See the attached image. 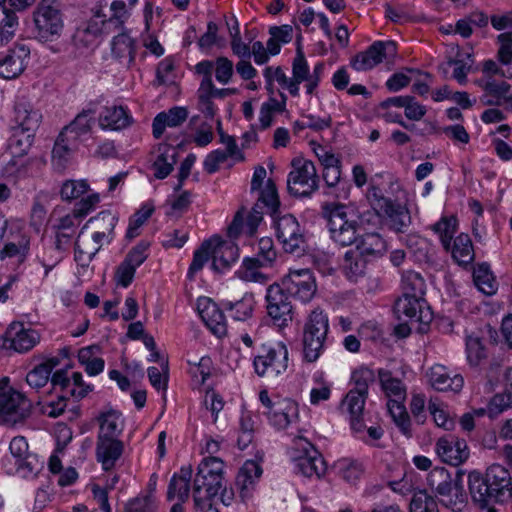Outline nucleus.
<instances>
[{
	"instance_id": "1",
	"label": "nucleus",
	"mask_w": 512,
	"mask_h": 512,
	"mask_svg": "<svg viewBox=\"0 0 512 512\" xmlns=\"http://www.w3.org/2000/svg\"><path fill=\"white\" fill-rule=\"evenodd\" d=\"M468 484L472 500L481 508L512 499V477L502 465L493 464L484 474L477 471L469 473Z\"/></svg>"
},
{
	"instance_id": "2",
	"label": "nucleus",
	"mask_w": 512,
	"mask_h": 512,
	"mask_svg": "<svg viewBox=\"0 0 512 512\" xmlns=\"http://www.w3.org/2000/svg\"><path fill=\"white\" fill-rule=\"evenodd\" d=\"M321 215L327 222L330 238L340 246L352 245L357 240L360 222L357 214L344 204L325 202Z\"/></svg>"
},
{
	"instance_id": "3",
	"label": "nucleus",
	"mask_w": 512,
	"mask_h": 512,
	"mask_svg": "<svg viewBox=\"0 0 512 512\" xmlns=\"http://www.w3.org/2000/svg\"><path fill=\"white\" fill-rule=\"evenodd\" d=\"M427 485L441 505L453 512L462 511L466 503V494L459 475L453 478L446 468L436 467L429 472Z\"/></svg>"
},
{
	"instance_id": "4",
	"label": "nucleus",
	"mask_w": 512,
	"mask_h": 512,
	"mask_svg": "<svg viewBox=\"0 0 512 512\" xmlns=\"http://www.w3.org/2000/svg\"><path fill=\"white\" fill-rule=\"evenodd\" d=\"M329 329L328 317L323 311L314 309L303 327L302 353L304 361L316 362L322 354Z\"/></svg>"
},
{
	"instance_id": "5",
	"label": "nucleus",
	"mask_w": 512,
	"mask_h": 512,
	"mask_svg": "<svg viewBox=\"0 0 512 512\" xmlns=\"http://www.w3.org/2000/svg\"><path fill=\"white\" fill-rule=\"evenodd\" d=\"M32 403L7 383H0V424L14 426L31 414Z\"/></svg>"
},
{
	"instance_id": "6",
	"label": "nucleus",
	"mask_w": 512,
	"mask_h": 512,
	"mask_svg": "<svg viewBox=\"0 0 512 512\" xmlns=\"http://www.w3.org/2000/svg\"><path fill=\"white\" fill-rule=\"evenodd\" d=\"M36 37L41 41L52 40L63 29V20L56 0H41L34 13Z\"/></svg>"
},
{
	"instance_id": "7",
	"label": "nucleus",
	"mask_w": 512,
	"mask_h": 512,
	"mask_svg": "<svg viewBox=\"0 0 512 512\" xmlns=\"http://www.w3.org/2000/svg\"><path fill=\"white\" fill-rule=\"evenodd\" d=\"M293 170L287 179L288 191L297 197H308L318 189L315 165L310 160L293 159Z\"/></svg>"
},
{
	"instance_id": "8",
	"label": "nucleus",
	"mask_w": 512,
	"mask_h": 512,
	"mask_svg": "<svg viewBox=\"0 0 512 512\" xmlns=\"http://www.w3.org/2000/svg\"><path fill=\"white\" fill-rule=\"evenodd\" d=\"M373 208L389 219V225L395 232L402 233L411 223L409 211L399 203L385 197L379 188L373 187L368 194Z\"/></svg>"
},
{
	"instance_id": "9",
	"label": "nucleus",
	"mask_w": 512,
	"mask_h": 512,
	"mask_svg": "<svg viewBox=\"0 0 512 512\" xmlns=\"http://www.w3.org/2000/svg\"><path fill=\"white\" fill-rule=\"evenodd\" d=\"M276 236L286 253L297 256L304 253L306 240L297 219L286 214L282 217H275Z\"/></svg>"
},
{
	"instance_id": "10",
	"label": "nucleus",
	"mask_w": 512,
	"mask_h": 512,
	"mask_svg": "<svg viewBox=\"0 0 512 512\" xmlns=\"http://www.w3.org/2000/svg\"><path fill=\"white\" fill-rule=\"evenodd\" d=\"M290 297L281 284L274 283L267 288L265 296L267 313L278 327L287 326L292 321L293 307Z\"/></svg>"
},
{
	"instance_id": "11",
	"label": "nucleus",
	"mask_w": 512,
	"mask_h": 512,
	"mask_svg": "<svg viewBox=\"0 0 512 512\" xmlns=\"http://www.w3.org/2000/svg\"><path fill=\"white\" fill-rule=\"evenodd\" d=\"M255 372L261 376L273 378L281 374L288 366V350L282 343L276 347L266 349L263 354L254 358Z\"/></svg>"
},
{
	"instance_id": "12",
	"label": "nucleus",
	"mask_w": 512,
	"mask_h": 512,
	"mask_svg": "<svg viewBox=\"0 0 512 512\" xmlns=\"http://www.w3.org/2000/svg\"><path fill=\"white\" fill-rule=\"evenodd\" d=\"M280 284L291 297L303 303L309 302L317 290L315 278L309 269L291 270Z\"/></svg>"
},
{
	"instance_id": "13",
	"label": "nucleus",
	"mask_w": 512,
	"mask_h": 512,
	"mask_svg": "<svg viewBox=\"0 0 512 512\" xmlns=\"http://www.w3.org/2000/svg\"><path fill=\"white\" fill-rule=\"evenodd\" d=\"M396 44L393 41H376L368 49L359 53L351 62V66L357 71H366L374 68L383 60L393 58L396 55Z\"/></svg>"
},
{
	"instance_id": "14",
	"label": "nucleus",
	"mask_w": 512,
	"mask_h": 512,
	"mask_svg": "<svg viewBox=\"0 0 512 512\" xmlns=\"http://www.w3.org/2000/svg\"><path fill=\"white\" fill-rule=\"evenodd\" d=\"M30 49L16 44L0 57V78L11 80L20 76L26 68Z\"/></svg>"
},
{
	"instance_id": "15",
	"label": "nucleus",
	"mask_w": 512,
	"mask_h": 512,
	"mask_svg": "<svg viewBox=\"0 0 512 512\" xmlns=\"http://www.w3.org/2000/svg\"><path fill=\"white\" fill-rule=\"evenodd\" d=\"M41 110L28 98L19 97L14 104V122L18 129L35 133L42 122Z\"/></svg>"
},
{
	"instance_id": "16",
	"label": "nucleus",
	"mask_w": 512,
	"mask_h": 512,
	"mask_svg": "<svg viewBox=\"0 0 512 512\" xmlns=\"http://www.w3.org/2000/svg\"><path fill=\"white\" fill-rule=\"evenodd\" d=\"M436 451L444 462L453 466L462 464L469 457L466 441L454 435L439 438L436 443Z\"/></svg>"
},
{
	"instance_id": "17",
	"label": "nucleus",
	"mask_w": 512,
	"mask_h": 512,
	"mask_svg": "<svg viewBox=\"0 0 512 512\" xmlns=\"http://www.w3.org/2000/svg\"><path fill=\"white\" fill-rule=\"evenodd\" d=\"M427 378L431 387L440 392L457 394L464 386L462 375L454 373L440 364H436L428 370Z\"/></svg>"
},
{
	"instance_id": "18",
	"label": "nucleus",
	"mask_w": 512,
	"mask_h": 512,
	"mask_svg": "<svg viewBox=\"0 0 512 512\" xmlns=\"http://www.w3.org/2000/svg\"><path fill=\"white\" fill-rule=\"evenodd\" d=\"M199 315L208 329L218 338L227 334L225 315L218 305L210 298H199L197 302Z\"/></svg>"
},
{
	"instance_id": "19",
	"label": "nucleus",
	"mask_w": 512,
	"mask_h": 512,
	"mask_svg": "<svg viewBox=\"0 0 512 512\" xmlns=\"http://www.w3.org/2000/svg\"><path fill=\"white\" fill-rule=\"evenodd\" d=\"M212 269L218 273H222L229 269L233 263L239 258V248L232 241L222 240L220 237H212Z\"/></svg>"
},
{
	"instance_id": "20",
	"label": "nucleus",
	"mask_w": 512,
	"mask_h": 512,
	"mask_svg": "<svg viewBox=\"0 0 512 512\" xmlns=\"http://www.w3.org/2000/svg\"><path fill=\"white\" fill-rule=\"evenodd\" d=\"M301 447L304 453L296 458L297 471L306 477L323 476L326 472V464L322 455L307 441L301 443Z\"/></svg>"
},
{
	"instance_id": "21",
	"label": "nucleus",
	"mask_w": 512,
	"mask_h": 512,
	"mask_svg": "<svg viewBox=\"0 0 512 512\" xmlns=\"http://www.w3.org/2000/svg\"><path fill=\"white\" fill-rule=\"evenodd\" d=\"M366 399L367 395L350 390L340 404L341 411L349 415L351 429L356 433L365 429L363 411Z\"/></svg>"
},
{
	"instance_id": "22",
	"label": "nucleus",
	"mask_w": 512,
	"mask_h": 512,
	"mask_svg": "<svg viewBox=\"0 0 512 512\" xmlns=\"http://www.w3.org/2000/svg\"><path fill=\"white\" fill-rule=\"evenodd\" d=\"M123 451L124 444L118 438H97L95 454L103 470H112L121 458Z\"/></svg>"
},
{
	"instance_id": "23",
	"label": "nucleus",
	"mask_w": 512,
	"mask_h": 512,
	"mask_svg": "<svg viewBox=\"0 0 512 512\" xmlns=\"http://www.w3.org/2000/svg\"><path fill=\"white\" fill-rule=\"evenodd\" d=\"M10 347L24 353L31 350L40 341V334L31 328H25L22 323H13L7 331Z\"/></svg>"
},
{
	"instance_id": "24",
	"label": "nucleus",
	"mask_w": 512,
	"mask_h": 512,
	"mask_svg": "<svg viewBox=\"0 0 512 512\" xmlns=\"http://www.w3.org/2000/svg\"><path fill=\"white\" fill-rule=\"evenodd\" d=\"M79 225L80 221L70 213L55 221L52 228L55 232L54 245L58 252H64L70 247L71 240L75 236Z\"/></svg>"
},
{
	"instance_id": "25",
	"label": "nucleus",
	"mask_w": 512,
	"mask_h": 512,
	"mask_svg": "<svg viewBox=\"0 0 512 512\" xmlns=\"http://www.w3.org/2000/svg\"><path fill=\"white\" fill-rule=\"evenodd\" d=\"M117 221V216L111 211H102L90 218L84 225V229H91L95 238H99L104 243H110L114 238Z\"/></svg>"
},
{
	"instance_id": "26",
	"label": "nucleus",
	"mask_w": 512,
	"mask_h": 512,
	"mask_svg": "<svg viewBox=\"0 0 512 512\" xmlns=\"http://www.w3.org/2000/svg\"><path fill=\"white\" fill-rule=\"evenodd\" d=\"M423 297L402 295L394 304V312L399 320L411 323L426 322L421 309Z\"/></svg>"
},
{
	"instance_id": "27",
	"label": "nucleus",
	"mask_w": 512,
	"mask_h": 512,
	"mask_svg": "<svg viewBox=\"0 0 512 512\" xmlns=\"http://www.w3.org/2000/svg\"><path fill=\"white\" fill-rule=\"evenodd\" d=\"M137 2L138 0H102V5L109 6L108 25H111L115 32L124 27Z\"/></svg>"
},
{
	"instance_id": "28",
	"label": "nucleus",
	"mask_w": 512,
	"mask_h": 512,
	"mask_svg": "<svg viewBox=\"0 0 512 512\" xmlns=\"http://www.w3.org/2000/svg\"><path fill=\"white\" fill-rule=\"evenodd\" d=\"M298 405L291 399H282L275 403L274 409L267 414L270 422L278 429H285L298 419Z\"/></svg>"
},
{
	"instance_id": "29",
	"label": "nucleus",
	"mask_w": 512,
	"mask_h": 512,
	"mask_svg": "<svg viewBox=\"0 0 512 512\" xmlns=\"http://www.w3.org/2000/svg\"><path fill=\"white\" fill-rule=\"evenodd\" d=\"M78 147V142H70L60 132L52 149L51 163L53 168L58 172H63L71 162L73 153Z\"/></svg>"
},
{
	"instance_id": "30",
	"label": "nucleus",
	"mask_w": 512,
	"mask_h": 512,
	"mask_svg": "<svg viewBox=\"0 0 512 512\" xmlns=\"http://www.w3.org/2000/svg\"><path fill=\"white\" fill-rule=\"evenodd\" d=\"M87 230L83 226L75 241V259L83 265L88 264L104 244L102 240L95 238V234L89 236Z\"/></svg>"
},
{
	"instance_id": "31",
	"label": "nucleus",
	"mask_w": 512,
	"mask_h": 512,
	"mask_svg": "<svg viewBox=\"0 0 512 512\" xmlns=\"http://www.w3.org/2000/svg\"><path fill=\"white\" fill-rule=\"evenodd\" d=\"M191 477V466L182 467L179 473L174 474L168 485L167 499L171 501L177 497L178 503L183 505L189 497Z\"/></svg>"
},
{
	"instance_id": "32",
	"label": "nucleus",
	"mask_w": 512,
	"mask_h": 512,
	"mask_svg": "<svg viewBox=\"0 0 512 512\" xmlns=\"http://www.w3.org/2000/svg\"><path fill=\"white\" fill-rule=\"evenodd\" d=\"M188 117V111L185 107H173L168 112L159 113L153 120V136L159 139L165 130V127H177L181 125Z\"/></svg>"
},
{
	"instance_id": "33",
	"label": "nucleus",
	"mask_w": 512,
	"mask_h": 512,
	"mask_svg": "<svg viewBox=\"0 0 512 512\" xmlns=\"http://www.w3.org/2000/svg\"><path fill=\"white\" fill-rule=\"evenodd\" d=\"M353 244H355V249L353 250L359 252L363 257L378 256L385 251V241L380 234L375 232L364 234L359 232L357 240Z\"/></svg>"
},
{
	"instance_id": "34",
	"label": "nucleus",
	"mask_w": 512,
	"mask_h": 512,
	"mask_svg": "<svg viewBox=\"0 0 512 512\" xmlns=\"http://www.w3.org/2000/svg\"><path fill=\"white\" fill-rule=\"evenodd\" d=\"M176 163V149L168 144L158 146V155L153 163L154 176L158 179L166 178Z\"/></svg>"
},
{
	"instance_id": "35",
	"label": "nucleus",
	"mask_w": 512,
	"mask_h": 512,
	"mask_svg": "<svg viewBox=\"0 0 512 512\" xmlns=\"http://www.w3.org/2000/svg\"><path fill=\"white\" fill-rule=\"evenodd\" d=\"M99 124L103 129L120 130L130 124V117L121 106L105 107L99 116Z\"/></svg>"
},
{
	"instance_id": "36",
	"label": "nucleus",
	"mask_w": 512,
	"mask_h": 512,
	"mask_svg": "<svg viewBox=\"0 0 512 512\" xmlns=\"http://www.w3.org/2000/svg\"><path fill=\"white\" fill-rule=\"evenodd\" d=\"M98 421L100 427L97 438H118L123 430L121 414L115 410L101 413Z\"/></svg>"
},
{
	"instance_id": "37",
	"label": "nucleus",
	"mask_w": 512,
	"mask_h": 512,
	"mask_svg": "<svg viewBox=\"0 0 512 512\" xmlns=\"http://www.w3.org/2000/svg\"><path fill=\"white\" fill-rule=\"evenodd\" d=\"M262 468L256 461L247 460L236 477V485L243 495L248 494L262 475Z\"/></svg>"
},
{
	"instance_id": "38",
	"label": "nucleus",
	"mask_w": 512,
	"mask_h": 512,
	"mask_svg": "<svg viewBox=\"0 0 512 512\" xmlns=\"http://www.w3.org/2000/svg\"><path fill=\"white\" fill-rule=\"evenodd\" d=\"M91 124L92 119L89 117V112L83 111L69 125L65 126L61 133L70 142L76 141L80 144L84 137L89 134Z\"/></svg>"
},
{
	"instance_id": "39",
	"label": "nucleus",
	"mask_w": 512,
	"mask_h": 512,
	"mask_svg": "<svg viewBox=\"0 0 512 512\" xmlns=\"http://www.w3.org/2000/svg\"><path fill=\"white\" fill-rule=\"evenodd\" d=\"M449 251L453 259L462 266L472 263L475 257L471 238L465 233H461L454 239Z\"/></svg>"
},
{
	"instance_id": "40",
	"label": "nucleus",
	"mask_w": 512,
	"mask_h": 512,
	"mask_svg": "<svg viewBox=\"0 0 512 512\" xmlns=\"http://www.w3.org/2000/svg\"><path fill=\"white\" fill-rule=\"evenodd\" d=\"M112 53L121 63L130 67L135 59L133 39L126 33H119L113 38Z\"/></svg>"
},
{
	"instance_id": "41",
	"label": "nucleus",
	"mask_w": 512,
	"mask_h": 512,
	"mask_svg": "<svg viewBox=\"0 0 512 512\" xmlns=\"http://www.w3.org/2000/svg\"><path fill=\"white\" fill-rule=\"evenodd\" d=\"M367 260L353 249L348 250L343 258L341 268L345 276L352 281H356L365 274Z\"/></svg>"
},
{
	"instance_id": "42",
	"label": "nucleus",
	"mask_w": 512,
	"mask_h": 512,
	"mask_svg": "<svg viewBox=\"0 0 512 512\" xmlns=\"http://www.w3.org/2000/svg\"><path fill=\"white\" fill-rule=\"evenodd\" d=\"M58 363L59 360L54 357L37 365L27 374L26 382L34 389L44 387L49 380L53 368L56 367Z\"/></svg>"
},
{
	"instance_id": "43",
	"label": "nucleus",
	"mask_w": 512,
	"mask_h": 512,
	"mask_svg": "<svg viewBox=\"0 0 512 512\" xmlns=\"http://www.w3.org/2000/svg\"><path fill=\"white\" fill-rule=\"evenodd\" d=\"M226 486L224 478L206 475L204 483L197 481V475L193 483V496H204L206 498H215L219 492L225 491Z\"/></svg>"
},
{
	"instance_id": "44",
	"label": "nucleus",
	"mask_w": 512,
	"mask_h": 512,
	"mask_svg": "<svg viewBox=\"0 0 512 512\" xmlns=\"http://www.w3.org/2000/svg\"><path fill=\"white\" fill-rule=\"evenodd\" d=\"M262 266L267 264H262L259 258H245L236 275L244 281L264 283L267 277L259 271Z\"/></svg>"
},
{
	"instance_id": "45",
	"label": "nucleus",
	"mask_w": 512,
	"mask_h": 512,
	"mask_svg": "<svg viewBox=\"0 0 512 512\" xmlns=\"http://www.w3.org/2000/svg\"><path fill=\"white\" fill-rule=\"evenodd\" d=\"M426 284L423 277L415 271L409 270L402 275L403 295L423 297Z\"/></svg>"
},
{
	"instance_id": "46",
	"label": "nucleus",
	"mask_w": 512,
	"mask_h": 512,
	"mask_svg": "<svg viewBox=\"0 0 512 512\" xmlns=\"http://www.w3.org/2000/svg\"><path fill=\"white\" fill-rule=\"evenodd\" d=\"M254 297L246 293L240 300L228 302L226 308L231 312V316L237 321H245L251 317L254 309Z\"/></svg>"
},
{
	"instance_id": "47",
	"label": "nucleus",
	"mask_w": 512,
	"mask_h": 512,
	"mask_svg": "<svg viewBox=\"0 0 512 512\" xmlns=\"http://www.w3.org/2000/svg\"><path fill=\"white\" fill-rule=\"evenodd\" d=\"M224 462L215 456H209L204 458L197 469V481L201 484L204 483L206 475H214L219 478L223 476Z\"/></svg>"
},
{
	"instance_id": "48",
	"label": "nucleus",
	"mask_w": 512,
	"mask_h": 512,
	"mask_svg": "<svg viewBox=\"0 0 512 512\" xmlns=\"http://www.w3.org/2000/svg\"><path fill=\"white\" fill-rule=\"evenodd\" d=\"M379 379L381 386L388 397H394V399L398 400L405 399V387L403 383L401 380L392 377L391 372L380 370Z\"/></svg>"
},
{
	"instance_id": "49",
	"label": "nucleus",
	"mask_w": 512,
	"mask_h": 512,
	"mask_svg": "<svg viewBox=\"0 0 512 512\" xmlns=\"http://www.w3.org/2000/svg\"><path fill=\"white\" fill-rule=\"evenodd\" d=\"M213 241L205 240L201 246L194 252L193 260L188 270V278L193 279L194 275L202 270L204 265L212 258Z\"/></svg>"
},
{
	"instance_id": "50",
	"label": "nucleus",
	"mask_w": 512,
	"mask_h": 512,
	"mask_svg": "<svg viewBox=\"0 0 512 512\" xmlns=\"http://www.w3.org/2000/svg\"><path fill=\"white\" fill-rule=\"evenodd\" d=\"M433 230L440 236L444 249L450 250V242L457 230V219L455 217H443L433 225Z\"/></svg>"
},
{
	"instance_id": "51",
	"label": "nucleus",
	"mask_w": 512,
	"mask_h": 512,
	"mask_svg": "<svg viewBox=\"0 0 512 512\" xmlns=\"http://www.w3.org/2000/svg\"><path fill=\"white\" fill-rule=\"evenodd\" d=\"M35 133H26L21 129L13 134L9 142V149L13 157H22L30 150Z\"/></svg>"
},
{
	"instance_id": "52",
	"label": "nucleus",
	"mask_w": 512,
	"mask_h": 512,
	"mask_svg": "<svg viewBox=\"0 0 512 512\" xmlns=\"http://www.w3.org/2000/svg\"><path fill=\"white\" fill-rule=\"evenodd\" d=\"M85 32L96 37L104 34L109 35L115 31L111 25H108L107 13L99 9L88 21Z\"/></svg>"
},
{
	"instance_id": "53",
	"label": "nucleus",
	"mask_w": 512,
	"mask_h": 512,
	"mask_svg": "<svg viewBox=\"0 0 512 512\" xmlns=\"http://www.w3.org/2000/svg\"><path fill=\"white\" fill-rule=\"evenodd\" d=\"M258 202H260L263 206L267 207L268 211L270 212L273 218L276 217V214L278 213V209L280 206V201L278 198L276 185L273 182V180H267L265 187L260 192Z\"/></svg>"
},
{
	"instance_id": "54",
	"label": "nucleus",
	"mask_w": 512,
	"mask_h": 512,
	"mask_svg": "<svg viewBox=\"0 0 512 512\" xmlns=\"http://www.w3.org/2000/svg\"><path fill=\"white\" fill-rule=\"evenodd\" d=\"M476 286L486 295H492L497 291V283L489 271L488 266L480 265L474 272Z\"/></svg>"
},
{
	"instance_id": "55",
	"label": "nucleus",
	"mask_w": 512,
	"mask_h": 512,
	"mask_svg": "<svg viewBox=\"0 0 512 512\" xmlns=\"http://www.w3.org/2000/svg\"><path fill=\"white\" fill-rule=\"evenodd\" d=\"M351 380L355 385L351 391L368 395L369 385L375 381V375L371 369L360 367L352 373Z\"/></svg>"
},
{
	"instance_id": "56",
	"label": "nucleus",
	"mask_w": 512,
	"mask_h": 512,
	"mask_svg": "<svg viewBox=\"0 0 512 512\" xmlns=\"http://www.w3.org/2000/svg\"><path fill=\"white\" fill-rule=\"evenodd\" d=\"M410 512H438L434 497L426 491L415 493L410 502Z\"/></svg>"
},
{
	"instance_id": "57",
	"label": "nucleus",
	"mask_w": 512,
	"mask_h": 512,
	"mask_svg": "<svg viewBox=\"0 0 512 512\" xmlns=\"http://www.w3.org/2000/svg\"><path fill=\"white\" fill-rule=\"evenodd\" d=\"M89 185L86 180H66L61 187V198L71 201L86 193Z\"/></svg>"
},
{
	"instance_id": "58",
	"label": "nucleus",
	"mask_w": 512,
	"mask_h": 512,
	"mask_svg": "<svg viewBox=\"0 0 512 512\" xmlns=\"http://www.w3.org/2000/svg\"><path fill=\"white\" fill-rule=\"evenodd\" d=\"M509 408H511L509 391L497 393L488 402L487 415L490 419H495Z\"/></svg>"
},
{
	"instance_id": "59",
	"label": "nucleus",
	"mask_w": 512,
	"mask_h": 512,
	"mask_svg": "<svg viewBox=\"0 0 512 512\" xmlns=\"http://www.w3.org/2000/svg\"><path fill=\"white\" fill-rule=\"evenodd\" d=\"M18 26L16 13H0V45L12 39Z\"/></svg>"
},
{
	"instance_id": "60",
	"label": "nucleus",
	"mask_w": 512,
	"mask_h": 512,
	"mask_svg": "<svg viewBox=\"0 0 512 512\" xmlns=\"http://www.w3.org/2000/svg\"><path fill=\"white\" fill-rule=\"evenodd\" d=\"M154 207L151 205L142 206L130 219L129 227L127 229L126 237L133 239L138 236V229L147 221L152 215Z\"/></svg>"
},
{
	"instance_id": "61",
	"label": "nucleus",
	"mask_w": 512,
	"mask_h": 512,
	"mask_svg": "<svg viewBox=\"0 0 512 512\" xmlns=\"http://www.w3.org/2000/svg\"><path fill=\"white\" fill-rule=\"evenodd\" d=\"M467 360L471 366H477L486 357L484 346L477 337H467L466 340Z\"/></svg>"
},
{
	"instance_id": "62",
	"label": "nucleus",
	"mask_w": 512,
	"mask_h": 512,
	"mask_svg": "<svg viewBox=\"0 0 512 512\" xmlns=\"http://www.w3.org/2000/svg\"><path fill=\"white\" fill-rule=\"evenodd\" d=\"M292 72V78L296 79L297 82H303L305 81V79H308L309 66L304 56V53L300 47L297 48L296 56L293 59Z\"/></svg>"
},
{
	"instance_id": "63",
	"label": "nucleus",
	"mask_w": 512,
	"mask_h": 512,
	"mask_svg": "<svg viewBox=\"0 0 512 512\" xmlns=\"http://www.w3.org/2000/svg\"><path fill=\"white\" fill-rule=\"evenodd\" d=\"M215 77L222 84H227L233 76V62L227 57H218L215 61Z\"/></svg>"
},
{
	"instance_id": "64",
	"label": "nucleus",
	"mask_w": 512,
	"mask_h": 512,
	"mask_svg": "<svg viewBox=\"0 0 512 512\" xmlns=\"http://www.w3.org/2000/svg\"><path fill=\"white\" fill-rule=\"evenodd\" d=\"M155 505L152 494L136 497L125 505L124 512H154Z\"/></svg>"
}]
</instances>
